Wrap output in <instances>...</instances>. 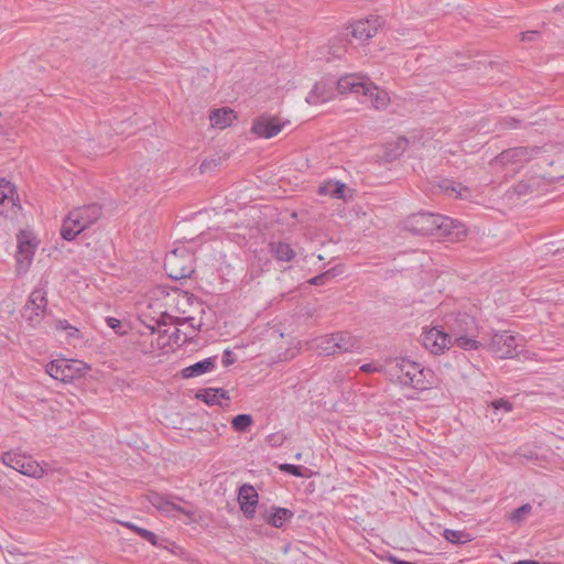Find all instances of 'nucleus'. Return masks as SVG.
Returning a JSON list of instances; mask_svg holds the SVG:
<instances>
[{
    "label": "nucleus",
    "instance_id": "nucleus-1",
    "mask_svg": "<svg viewBox=\"0 0 564 564\" xmlns=\"http://www.w3.org/2000/svg\"><path fill=\"white\" fill-rule=\"evenodd\" d=\"M405 228L414 235L435 236L438 239L459 241L467 235L466 226L441 214L420 212L408 217Z\"/></svg>",
    "mask_w": 564,
    "mask_h": 564
},
{
    "label": "nucleus",
    "instance_id": "nucleus-2",
    "mask_svg": "<svg viewBox=\"0 0 564 564\" xmlns=\"http://www.w3.org/2000/svg\"><path fill=\"white\" fill-rule=\"evenodd\" d=\"M391 380L415 390H427L433 383V371L408 358H395L388 364Z\"/></svg>",
    "mask_w": 564,
    "mask_h": 564
},
{
    "label": "nucleus",
    "instance_id": "nucleus-3",
    "mask_svg": "<svg viewBox=\"0 0 564 564\" xmlns=\"http://www.w3.org/2000/svg\"><path fill=\"white\" fill-rule=\"evenodd\" d=\"M89 367L79 360L57 359L46 366V372L54 379L64 383L73 382L83 377Z\"/></svg>",
    "mask_w": 564,
    "mask_h": 564
},
{
    "label": "nucleus",
    "instance_id": "nucleus-4",
    "mask_svg": "<svg viewBox=\"0 0 564 564\" xmlns=\"http://www.w3.org/2000/svg\"><path fill=\"white\" fill-rule=\"evenodd\" d=\"M47 292L44 288L34 289L22 310V317L33 328L37 327L46 314Z\"/></svg>",
    "mask_w": 564,
    "mask_h": 564
},
{
    "label": "nucleus",
    "instance_id": "nucleus-5",
    "mask_svg": "<svg viewBox=\"0 0 564 564\" xmlns=\"http://www.w3.org/2000/svg\"><path fill=\"white\" fill-rule=\"evenodd\" d=\"M1 462L6 466L32 478L39 479L45 474L44 468L36 460L24 454L6 452L1 455Z\"/></svg>",
    "mask_w": 564,
    "mask_h": 564
},
{
    "label": "nucleus",
    "instance_id": "nucleus-6",
    "mask_svg": "<svg viewBox=\"0 0 564 564\" xmlns=\"http://www.w3.org/2000/svg\"><path fill=\"white\" fill-rule=\"evenodd\" d=\"M332 85H336L339 94L372 95L375 90L373 83L358 74H346L333 80Z\"/></svg>",
    "mask_w": 564,
    "mask_h": 564
},
{
    "label": "nucleus",
    "instance_id": "nucleus-7",
    "mask_svg": "<svg viewBox=\"0 0 564 564\" xmlns=\"http://www.w3.org/2000/svg\"><path fill=\"white\" fill-rule=\"evenodd\" d=\"M519 339L509 330L495 333L488 344L489 350L498 358H513L518 354Z\"/></svg>",
    "mask_w": 564,
    "mask_h": 564
},
{
    "label": "nucleus",
    "instance_id": "nucleus-8",
    "mask_svg": "<svg viewBox=\"0 0 564 564\" xmlns=\"http://www.w3.org/2000/svg\"><path fill=\"white\" fill-rule=\"evenodd\" d=\"M421 340L424 348L433 355L443 354L453 345L446 330L437 326L423 330Z\"/></svg>",
    "mask_w": 564,
    "mask_h": 564
},
{
    "label": "nucleus",
    "instance_id": "nucleus-9",
    "mask_svg": "<svg viewBox=\"0 0 564 564\" xmlns=\"http://www.w3.org/2000/svg\"><path fill=\"white\" fill-rule=\"evenodd\" d=\"M447 335L451 340L465 335H473L476 332V321L466 313L451 315L446 319Z\"/></svg>",
    "mask_w": 564,
    "mask_h": 564
},
{
    "label": "nucleus",
    "instance_id": "nucleus-10",
    "mask_svg": "<svg viewBox=\"0 0 564 564\" xmlns=\"http://www.w3.org/2000/svg\"><path fill=\"white\" fill-rule=\"evenodd\" d=\"M539 148L517 147L502 151L495 158L496 163L502 165L525 163L530 161L538 152Z\"/></svg>",
    "mask_w": 564,
    "mask_h": 564
},
{
    "label": "nucleus",
    "instance_id": "nucleus-11",
    "mask_svg": "<svg viewBox=\"0 0 564 564\" xmlns=\"http://www.w3.org/2000/svg\"><path fill=\"white\" fill-rule=\"evenodd\" d=\"M284 124L285 122H281L278 118L263 115L254 119L251 131L258 137L270 139L276 135Z\"/></svg>",
    "mask_w": 564,
    "mask_h": 564
},
{
    "label": "nucleus",
    "instance_id": "nucleus-12",
    "mask_svg": "<svg viewBox=\"0 0 564 564\" xmlns=\"http://www.w3.org/2000/svg\"><path fill=\"white\" fill-rule=\"evenodd\" d=\"M379 17H370L364 20H358L350 25L351 35L359 41H368L373 37L379 28L381 26Z\"/></svg>",
    "mask_w": 564,
    "mask_h": 564
},
{
    "label": "nucleus",
    "instance_id": "nucleus-13",
    "mask_svg": "<svg viewBox=\"0 0 564 564\" xmlns=\"http://www.w3.org/2000/svg\"><path fill=\"white\" fill-rule=\"evenodd\" d=\"M238 501L245 517L252 519L258 505V494L256 489L251 485H242L239 490Z\"/></svg>",
    "mask_w": 564,
    "mask_h": 564
},
{
    "label": "nucleus",
    "instance_id": "nucleus-14",
    "mask_svg": "<svg viewBox=\"0 0 564 564\" xmlns=\"http://www.w3.org/2000/svg\"><path fill=\"white\" fill-rule=\"evenodd\" d=\"M148 500L154 508H156L159 511L164 512L166 514H169L173 511H177V512L185 514L189 519H192L194 517L193 511L186 510V509L175 505L166 496H163L161 494L151 492L148 496Z\"/></svg>",
    "mask_w": 564,
    "mask_h": 564
},
{
    "label": "nucleus",
    "instance_id": "nucleus-15",
    "mask_svg": "<svg viewBox=\"0 0 564 564\" xmlns=\"http://www.w3.org/2000/svg\"><path fill=\"white\" fill-rule=\"evenodd\" d=\"M178 249H174L166 258L164 268L169 274V276L173 280H181L185 278H191V275L194 273V268L192 264H188L186 267H180L177 268L178 262V256H177Z\"/></svg>",
    "mask_w": 564,
    "mask_h": 564
},
{
    "label": "nucleus",
    "instance_id": "nucleus-16",
    "mask_svg": "<svg viewBox=\"0 0 564 564\" xmlns=\"http://www.w3.org/2000/svg\"><path fill=\"white\" fill-rule=\"evenodd\" d=\"M85 229H87L86 226H84L82 220L76 217V213L73 209L63 220L61 236L64 240L72 241Z\"/></svg>",
    "mask_w": 564,
    "mask_h": 564
},
{
    "label": "nucleus",
    "instance_id": "nucleus-17",
    "mask_svg": "<svg viewBox=\"0 0 564 564\" xmlns=\"http://www.w3.org/2000/svg\"><path fill=\"white\" fill-rule=\"evenodd\" d=\"M293 516L294 513L290 509L273 506L262 514V518L267 523L280 529L286 521H290Z\"/></svg>",
    "mask_w": 564,
    "mask_h": 564
},
{
    "label": "nucleus",
    "instance_id": "nucleus-18",
    "mask_svg": "<svg viewBox=\"0 0 564 564\" xmlns=\"http://www.w3.org/2000/svg\"><path fill=\"white\" fill-rule=\"evenodd\" d=\"M332 83L328 85L326 82H318L314 85L313 89L307 94L305 100L310 105H317L325 102L333 97Z\"/></svg>",
    "mask_w": 564,
    "mask_h": 564
},
{
    "label": "nucleus",
    "instance_id": "nucleus-19",
    "mask_svg": "<svg viewBox=\"0 0 564 564\" xmlns=\"http://www.w3.org/2000/svg\"><path fill=\"white\" fill-rule=\"evenodd\" d=\"M269 251L279 262H291L296 257L294 249L285 241H271Z\"/></svg>",
    "mask_w": 564,
    "mask_h": 564
},
{
    "label": "nucleus",
    "instance_id": "nucleus-20",
    "mask_svg": "<svg viewBox=\"0 0 564 564\" xmlns=\"http://www.w3.org/2000/svg\"><path fill=\"white\" fill-rule=\"evenodd\" d=\"M333 345H335L336 355L351 352L360 348L359 340L347 332H337Z\"/></svg>",
    "mask_w": 564,
    "mask_h": 564
},
{
    "label": "nucleus",
    "instance_id": "nucleus-21",
    "mask_svg": "<svg viewBox=\"0 0 564 564\" xmlns=\"http://www.w3.org/2000/svg\"><path fill=\"white\" fill-rule=\"evenodd\" d=\"M76 217L82 220L86 228L90 227L101 217V206L98 204H89L82 207L74 208Z\"/></svg>",
    "mask_w": 564,
    "mask_h": 564
},
{
    "label": "nucleus",
    "instance_id": "nucleus-22",
    "mask_svg": "<svg viewBox=\"0 0 564 564\" xmlns=\"http://www.w3.org/2000/svg\"><path fill=\"white\" fill-rule=\"evenodd\" d=\"M216 357H208L200 361H197L182 370L183 378H195L206 372L212 371L215 368Z\"/></svg>",
    "mask_w": 564,
    "mask_h": 564
},
{
    "label": "nucleus",
    "instance_id": "nucleus-23",
    "mask_svg": "<svg viewBox=\"0 0 564 564\" xmlns=\"http://www.w3.org/2000/svg\"><path fill=\"white\" fill-rule=\"evenodd\" d=\"M236 119V115L232 109L224 107L215 109L209 116V120L213 127L225 129L232 123Z\"/></svg>",
    "mask_w": 564,
    "mask_h": 564
},
{
    "label": "nucleus",
    "instance_id": "nucleus-24",
    "mask_svg": "<svg viewBox=\"0 0 564 564\" xmlns=\"http://www.w3.org/2000/svg\"><path fill=\"white\" fill-rule=\"evenodd\" d=\"M408 144L409 140L404 137H400L394 142L388 143L384 149V160L392 162L399 159L406 150Z\"/></svg>",
    "mask_w": 564,
    "mask_h": 564
},
{
    "label": "nucleus",
    "instance_id": "nucleus-25",
    "mask_svg": "<svg viewBox=\"0 0 564 564\" xmlns=\"http://www.w3.org/2000/svg\"><path fill=\"white\" fill-rule=\"evenodd\" d=\"M346 185L339 181H333L329 180L327 182H324L318 189V193L321 195H328L334 198H343L345 199V191Z\"/></svg>",
    "mask_w": 564,
    "mask_h": 564
},
{
    "label": "nucleus",
    "instance_id": "nucleus-26",
    "mask_svg": "<svg viewBox=\"0 0 564 564\" xmlns=\"http://www.w3.org/2000/svg\"><path fill=\"white\" fill-rule=\"evenodd\" d=\"M441 189H443L447 195L456 197V198H467L469 196L468 187L462 185L460 183H456L449 180H444L440 184Z\"/></svg>",
    "mask_w": 564,
    "mask_h": 564
},
{
    "label": "nucleus",
    "instance_id": "nucleus-27",
    "mask_svg": "<svg viewBox=\"0 0 564 564\" xmlns=\"http://www.w3.org/2000/svg\"><path fill=\"white\" fill-rule=\"evenodd\" d=\"M34 250L35 246L30 240L19 239L17 254L18 262L25 261L26 263H30L32 261Z\"/></svg>",
    "mask_w": 564,
    "mask_h": 564
},
{
    "label": "nucleus",
    "instance_id": "nucleus-28",
    "mask_svg": "<svg viewBox=\"0 0 564 564\" xmlns=\"http://www.w3.org/2000/svg\"><path fill=\"white\" fill-rule=\"evenodd\" d=\"M334 340H336V333L318 338L317 348L319 352L325 356L336 355L335 345H333Z\"/></svg>",
    "mask_w": 564,
    "mask_h": 564
},
{
    "label": "nucleus",
    "instance_id": "nucleus-29",
    "mask_svg": "<svg viewBox=\"0 0 564 564\" xmlns=\"http://www.w3.org/2000/svg\"><path fill=\"white\" fill-rule=\"evenodd\" d=\"M343 273V269L340 267H334L312 279L308 280V283L312 285H324L329 280Z\"/></svg>",
    "mask_w": 564,
    "mask_h": 564
},
{
    "label": "nucleus",
    "instance_id": "nucleus-30",
    "mask_svg": "<svg viewBox=\"0 0 564 564\" xmlns=\"http://www.w3.org/2000/svg\"><path fill=\"white\" fill-rule=\"evenodd\" d=\"M443 536L446 541L453 544H463L470 541L469 534L460 530H444Z\"/></svg>",
    "mask_w": 564,
    "mask_h": 564
},
{
    "label": "nucleus",
    "instance_id": "nucleus-31",
    "mask_svg": "<svg viewBox=\"0 0 564 564\" xmlns=\"http://www.w3.org/2000/svg\"><path fill=\"white\" fill-rule=\"evenodd\" d=\"M367 96L370 98V101L376 109H384L390 100L388 93L380 90L376 85L373 94Z\"/></svg>",
    "mask_w": 564,
    "mask_h": 564
},
{
    "label": "nucleus",
    "instance_id": "nucleus-32",
    "mask_svg": "<svg viewBox=\"0 0 564 564\" xmlns=\"http://www.w3.org/2000/svg\"><path fill=\"white\" fill-rule=\"evenodd\" d=\"M219 390L215 388H206L202 389L196 393V398L199 400H203L208 405H216L220 404V401L218 399Z\"/></svg>",
    "mask_w": 564,
    "mask_h": 564
},
{
    "label": "nucleus",
    "instance_id": "nucleus-33",
    "mask_svg": "<svg viewBox=\"0 0 564 564\" xmlns=\"http://www.w3.org/2000/svg\"><path fill=\"white\" fill-rule=\"evenodd\" d=\"M232 427L237 432H247L253 424V419L250 414H238L231 421Z\"/></svg>",
    "mask_w": 564,
    "mask_h": 564
},
{
    "label": "nucleus",
    "instance_id": "nucleus-34",
    "mask_svg": "<svg viewBox=\"0 0 564 564\" xmlns=\"http://www.w3.org/2000/svg\"><path fill=\"white\" fill-rule=\"evenodd\" d=\"M348 42L345 39L336 37L330 41L329 54L335 58H341L347 51Z\"/></svg>",
    "mask_w": 564,
    "mask_h": 564
},
{
    "label": "nucleus",
    "instance_id": "nucleus-35",
    "mask_svg": "<svg viewBox=\"0 0 564 564\" xmlns=\"http://www.w3.org/2000/svg\"><path fill=\"white\" fill-rule=\"evenodd\" d=\"M474 337L475 334L457 337V339L453 340V344L456 343L458 347L465 350H476L480 347V343Z\"/></svg>",
    "mask_w": 564,
    "mask_h": 564
},
{
    "label": "nucleus",
    "instance_id": "nucleus-36",
    "mask_svg": "<svg viewBox=\"0 0 564 564\" xmlns=\"http://www.w3.org/2000/svg\"><path fill=\"white\" fill-rule=\"evenodd\" d=\"M14 186L7 180L0 178V205L6 200L13 203Z\"/></svg>",
    "mask_w": 564,
    "mask_h": 564
},
{
    "label": "nucleus",
    "instance_id": "nucleus-37",
    "mask_svg": "<svg viewBox=\"0 0 564 564\" xmlns=\"http://www.w3.org/2000/svg\"><path fill=\"white\" fill-rule=\"evenodd\" d=\"M107 325L115 330L117 335H126L129 332V325L122 323L120 319L116 317H107L106 318Z\"/></svg>",
    "mask_w": 564,
    "mask_h": 564
},
{
    "label": "nucleus",
    "instance_id": "nucleus-38",
    "mask_svg": "<svg viewBox=\"0 0 564 564\" xmlns=\"http://www.w3.org/2000/svg\"><path fill=\"white\" fill-rule=\"evenodd\" d=\"M532 507L530 503H524L521 507L514 509L511 512L510 520L512 522H521L527 518V516L531 512Z\"/></svg>",
    "mask_w": 564,
    "mask_h": 564
},
{
    "label": "nucleus",
    "instance_id": "nucleus-39",
    "mask_svg": "<svg viewBox=\"0 0 564 564\" xmlns=\"http://www.w3.org/2000/svg\"><path fill=\"white\" fill-rule=\"evenodd\" d=\"M55 328L58 330H66L69 337H79V330L72 326L66 319H57Z\"/></svg>",
    "mask_w": 564,
    "mask_h": 564
},
{
    "label": "nucleus",
    "instance_id": "nucleus-40",
    "mask_svg": "<svg viewBox=\"0 0 564 564\" xmlns=\"http://www.w3.org/2000/svg\"><path fill=\"white\" fill-rule=\"evenodd\" d=\"M303 469H304V467L301 465L282 464L280 466L281 471L288 473L295 477H303L304 476Z\"/></svg>",
    "mask_w": 564,
    "mask_h": 564
},
{
    "label": "nucleus",
    "instance_id": "nucleus-41",
    "mask_svg": "<svg viewBox=\"0 0 564 564\" xmlns=\"http://www.w3.org/2000/svg\"><path fill=\"white\" fill-rule=\"evenodd\" d=\"M138 535H140L142 539H144L152 545H155V546L160 545L159 536L150 530H147V529L138 530Z\"/></svg>",
    "mask_w": 564,
    "mask_h": 564
},
{
    "label": "nucleus",
    "instance_id": "nucleus-42",
    "mask_svg": "<svg viewBox=\"0 0 564 564\" xmlns=\"http://www.w3.org/2000/svg\"><path fill=\"white\" fill-rule=\"evenodd\" d=\"M220 164V159H206L202 162L199 170L202 173H207L216 169Z\"/></svg>",
    "mask_w": 564,
    "mask_h": 564
},
{
    "label": "nucleus",
    "instance_id": "nucleus-43",
    "mask_svg": "<svg viewBox=\"0 0 564 564\" xmlns=\"http://www.w3.org/2000/svg\"><path fill=\"white\" fill-rule=\"evenodd\" d=\"M163 318H170V323L171 324H176V325H183L186 322L194 321V317H192V316H188V317H175V316H172V315H170L167 313H163Z\"/></svg>",
    "mask_w": 564,
    "mask_h": 564
},
{
    "label": "nucleus",
    "instance_id": "nucleus-44",
    "mask_svg": "<svg viewBox=\"0 0 564 564\" xmlns=\"http://www.w3.org/2000/svg\"><path fill=\"white\" fill-rule=\"evenodd\" d=\"M491 405L496 410L503 409L507 412L511 411V409H512V404L509 401L503 400V399L495 400L491 403Z\"/></svg>",
    "mask_w": 564,
    "mask_h": 564
},
{
    "label": "nucleus",
    "instance_id": "nucleus-45",
    "mask_svg": "<svg viewBox=\"0 0 564 564\" xmlns=\"http://www.w3.org/2000/svg\"><path fill=\"white\" fill-rule=\"evenodd\" d=\"M235 361H236V358H235V356H234L232 351H231L229 348L225 349V350H224V354H223V365H224L225 367H229V366H231Z\"/></svg>",
    "mask_w": 564,
    "mask_h": 564
},
{
    "label": "nucleus",
    "instance_id": "nucleus-46",
    "mask_svg": "<svg viewBox=\"0 0 564 564\" xmlns=\"http://www.w3.org/2000/svg\"><path fill=\"white\" fill-rule=\"evenodd\" d=\"M539 31H527L521 33V41H536L540 37Z\"/></svg>",
    "mask_w": 564,
    "mask_h": 564
},
{
    "label": "nucleus",
    "instance_id": "nucleus-47",
    "mask_svg": "<svg viewBox=\"0 0 564 564\" xmlns=\"http://www.w3.org/2000/svg\"><path fill=\"white\" fill-rule=\"evenodd\" d=\"M514 189L519 195H524L530 192V185L528 182L521 181L516 185Z\"/></svg>",
    "mask_w": 564,
    "mask_h": 564
},
{
    "label": "nucleus",
    "instance_id": "nucleus-48",
    "mask_svg": "<svg viewBox=\"0 0 564 564\" xmlns=\"http://www.w3.org/2000/svg\"><path fill=\"white\" fill-rule=\"evenodd\" d=\"M502 124L509 129H517L520 127V121L516 118H505Z\"/></svg>",
    "mask_w": 564,
    "mask_h": 564
},
{
    "label": "nucleus",
    "instance_id": "nucleus-49",
    "mask_svg": "<svg viewBox=\"0 0 564 564\" xmlns=\"http://www.w3.org/2000/svg\"><path fill=\"white\" fill-rule=\"evenodd\" d=\"M169 339L173 340L175 344L181 339V330L175 328L171 335H169Z\"/></svg>",
    "mask_w": 564,
    "mask_h": 564
},
{
    "label": "nucleus",
    "instance_id": "nucleus-50",
    "mask_svg": "<svg viewBox=\"0 0 564 564\" xmlns=\"http://www.w3.org/2000/svg\"><path fill=\"white\" fill-rule=\"evenodd\" d=\"M360 370L364 372H372L378 371V368L375 367L372 364H365L360 367Z\"/></svg>",
    "mask_w": 564,
    "mask_h": 564
},
{
    "label": "nucleus",
    "instance_id": "nucleus-51",
    "mask_svg": "<svg viewBox=\"0 0 564 564\" xmlns=\"http://www.w3.org/2000/svg\"><path fill=\"white\" fill-rule=\"evenodd\" d=\"M126 528L132 530L133 532H135L138 534V530H142L143 528H140L131 522H123L122 523Z\"/></svg>",
    "mask_w": 564,
    "mask_h": 564
},
{
    "label": "nucleus",
    "instance_id": "nucleus-52",
    "mask_svg": "<svg viewBox=\"0 0 564 564\" xmlns=\"http://www.w3.org/2000/svg\"><path fill=\"white\" fill-rule=\"evenodd\" d=\"M390 562H391L392 564H415V563H413V562H408V561L400 560V558H398V557H395V556H391V557H390Z\"/></svg>",
    "mask_w": 564,
    "mask_h": 564
},
{
    "label": "nucleus",
    "instance_id": "nucleus-53",
    "mask_svg": "<svg viewBox=\"0 0 564 564\" xmlns=\"http://www.w3.org/2000/svg\"><path fill=\"white\" fill-rule=\"evenodd\" d=\"M166 324H171L170 318H163V314H162L161 317L156 321V325H158V327H160V326L166 325Z\"/></svg>",
    "mask_w": 564,
    "mask_h": 564
},
{
    "label": "nucleus",
    "instance_id": "nucleus-54",
    "mask_svg": "<svg viewBox=\"0 0 564 564\" xmlns=\"http://www.w3.org/2000/svg\"><path fill=\"white\" fill-rule=\"evenodd\" d=\"M219 390V393H218V399H226V400H229V395H228V391L224 390V389H218Z\"/></svg>",
    "mask_w": 564,
    "mask_h": 564
},
{
    "label": "nucleus",
    "instance_id": "nucleus-55",
    "mask_svg": "<svg viewBox=\"0 0 564 564\" xmlns=\"http://www.w3.org/2000/svg\"><path fill=\"white\" fill-rule=\"evenodd\" d=\"M193 322H194V321H192V322H187V323L189 324L191 328H192L194 332H196V330H200V328H202V323H199L198 325H195Z\"/></svg>",
    "mask_w": 564,
    "mask_h": 564
},
{
    "label": "nucleus",
    "instance_id": "nucleus-56",
    "mask_svg": "<svg viewBox=\"0 0 564 564\" xmlns=\"http://www.w3.org/2000/svg\"><path fill=\"white\" fill-rule=\"evenodd\" d=\"M513 564H540V563L536 561H532V560H523V561H518Z\"/></svg>",
    "mask_w": 564,
    "mask_h": 564
},
{
    "label": "nucleus",
    "instance_id": "nucleus-57",
    "mask_svg": "<svg viewBox=\"0 0 564 564\" xmlns=\"http://www.w3.org/2000/svg\"><path fill=\"white\" fill-rule=\"evenodd\" d=\"M147 327L150 329L151 334H154L158 330V325L156 326L148 325Z\"/></svg>",
    "mask_w": 564,
    "mask_h": 564
},
{
    "label": "nucleus",
    "instance_id": "nucleus-58",
    "mask_svg": "<svg viewBox=\"0 0 564 564\" xmlns=\"http://www.w3.org/2000/svg\"><path fill=\"white\" fill-rule=\"evenodd\" d=\"M186 265H187V264H183V263H182V261H181V259L178 258L177 268H180V267H186Z\"/></svg>",
    "mask_w": 564,
    "mask_h": 564
},
{
    "label": "nucleus",
    "instance_id": "nucleus-59",
    "mask_svg": "<svg viewBox=\"0 0 564 564\" xmlns=\"http://www.w3.org/2000/svg\"><path fill=\"white\" fill-rule=\"evenodd\" d=\"M186 256H187V258H188V261H189V262H192V258H193V257H192V254H189L188 252H186Z\"/></svg>",
    "mask_w": 564,
    "mask_h": 564
},
{
    "label": "nucleus",
    "instance_id": "nucleus-60",
    "mask_svg": "<svg viewBox=\"0 0 564 564\" xmlns=\"http://www.w3.org/2000/svg\"><path fill=\"white\" fill-rule=\"evenodd\" d=\"M162 335H166V330H163L162 333H160V336Z\"/></svg>",
    "mask_w": 564,
    "mask_h": 564
},
{
    "label": "nucleus",
    "instance_id": "nucleus-61",
    "mask_svg": "<svg viewBox=\"0 0 564 564\" xmlns=\"http://www.w3.org/2000/svg\"><path fill=\"white\" fill-rule=\"evenodd\" d=\"M186 340H187V336L185 335L183 338V343H185Z\"/></svg>",
    "mask_w": 564,
    "mask_h": 564
}]
</instances>
